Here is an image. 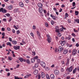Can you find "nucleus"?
<instances>
[{
    "label": "nucleus",
    "mask_w": 79,
    "mask_h": 79,
    "mask_svg": "<svg viewBox=\"0 0 79 79\" xmlns=\"http://www.w3.org/2000/svg\"><path fill=\"white\" fill-rule=\"evenodd\" d=\"M47 37H48L47 41H48V43H50L52 41V38L50 35H47Z\"/></svg>",
    "instance_id": "obj_1"
},
{
    "label": "nucleus",
    "mask_w": 79,
    "mask_h": 79,
    "mask_svg": "<svg viewBox=\"0 0 79 79\" xmlns=\"http://www.w3.org/2000/svg\"><path fill=\"white\" fill-rule=\"evenodd\" d=\"M40 64L42 67H43V68H45L46 65L45 64V63L43 61H41L40 62Z\"/></svg>",
    "instance_id": "obj_2"
},
{
    "label": "nucleus",
    "mask_w": 79,
    "mask_h": 79,
    "mask_svg": "<svg viewBox=\"0 0 79 79\" xmlns=\"http://www.w3.org/2000/svg\"><path fill=\"white\" fill-rule=\"evenodd\" d=\"M73 69V66H71L69 68H68L67 69L68 71H69V72H72Z\"/></svg>",
    "instance_id": "obj_3"
},
{
    "label": "nucleus",
    "mask_w": 79,
    "mask_h": 79,
    "mask_svg": "<svg viewBox=\"0 0 79 79\" xmlns=\"http://www.w3.org/2000/svg\"><path fill=\"white\" fill-rule=\"evenodd\" d=\"M77 52V51L76 49H73L72 52V55L73 56H75L76 55V52Z\"/></svg>",
    "instance_id": "obj_4"
},
{
    "label": "nucleus",
    "mask_w": 79,
    "mask_h": 79,
    "mask_svg": "<svg viewBox=\"0 0 79 79\" xmlns=\"http://www.w3.org/2000/svg\"><path fill=\"white\" fill-rule=\"evenodd\" d=\"M59 42L62 46H64V44H65V41L64 40L63 41L60 40L59 41Z\"/></svg>",
    "instance_id": "obj_5"
},
{
    "label": "nucleus",
    "mask_w": 79,
    "mask_h": 79,
    "mask_svg": "<svg viewBox=\"0 0 79 79\" xmlns=\"http://www.w3.org/2000/svg\"><path fill=\"white\" fill-rule=\"evenodd\" d=\"M13 5H10L9 6H7L6 7V8L7 9H8V10H11L13 8Z\"/></svg>",
    "instance_id": "obj_6"
},
{
    "label": "nucleus",
    "mask_w": 79,
    "mask_h": 79,
    "mask_svg": "<svg viewBox=\"0 0 79 79\" xmlns=\"http://www.w3.org/2000/svg\"><path fill=\"white\" fill-rule=\"evenodd\" d=\"M54 73L56 75H58L60 72H59V71H58V70L56 69L54 70Z\"/></svg>",
    "instance_id": "obj_7"
},
{
    "label": "nucleus",
    "mask_w": 79,
    "mask_h": 79,
    "mask_svg": "<svg viewBox=\"0 0 79 79\" xmlns=\"http://www.w3.org/2000/svg\"><path fill=\"white\" fill-rule=\"evenodd\" d=\"M13 48L15 50H19L20 48V46H14Z\"/></svg>",
    "instance_id": "obj_8"
},
{
    "label": "nucleus",
    "mask_w": 79,
    "mask_h": 79,
    "mask_svg": "<svg viewBox=\"0 0 79 79\" xmlns=\"http://www.w3.org/2000/svg\"><path fill=\"white\" fill-rule=\"evenodd\" d=\"M19 5L21 7H23L24 6V3L22 2H20L19 3Z\"/></svg>",
    "instance_id": "obj_9"
},
{
    "label": "nucleus",
    "mask_w": 79,
    "mask_h": 79,
    "mask_svg": "<svg viewBox=\"0 0 79 79\" xmlns=\"http://www.w3.org/2000/svg\"><path fill=\"white\" fill-rule=\"evenodd\" d=\"M58 50L59 52H63V49L62 48V47L61 46H60L59 47Z\"/></svg>",
    "instance_id": "obj_10"
},
{
    "label": "nucleus",
    "mask_w": 79,
    "mask_h": 79,
    "mask_svg": "<svg viewBox=\"0 0 79 79\" xmlns=\"http://www.w3.org/2000/svg\"><path fill=\"white\" fill-rule=\"evenodd\" d=\"M59 26H57L55 28V29H56V31H55V32H59Z\"/></svg>",
    "instance_id": "obj_11"
},
{
    "label": "nucleus",
    "mask_w": 79,
    "mask_h": 79,
    "mask_svg": "<svg viewBox=\"0 0 79 79\" xmlns=\"http://www.w3.org/2000/svg\"><path fill=\"white\" fill-rule=\"evenodd\" d=\"M37 5L39 6V7H40V8H42V6H43V5H42V4L41 3H38L37 4Z\"/></svg>",
    "instance_id": "obj_12"
},
{
    "label": "nucleus",
    "mask_w": 79,
    "mask_h": 79,
    "mask_svg": "<svg viewBox=\"0 0 79 79\" xmlns=\"http://www.w3.org/2000/svg\"><path fill=\"white\" fill-rule=\"evenodd\" d=\"M66 39L67 40H71V36L70 35H69L68 36V37H67L66 38Z\"/></svg>",
    "instance_id": "obj_13"
},
{
    "label": "nucleus",
    "mask_w": 79,
    "mask_h": 79,
    "mask_svg": "<svg viewBox=\"0 0 79 79\" xmlns=\"http://www.w3.org/2000/svg\"><path fill=\"white\" fill-rule=\"evenodd\" d=\"M33 73L35 75H37L38 74V70H35L34 71Z\"/></svg>",
    "instance_id": "obj_14"
},
{
    "label": "nucleus",
    "mask_w": 79,
    "mask_h": 79,
    "mask_svg": "<svg viewBox=\"0 0 79 79\" xmlns=\"http://www.w3.org/2000/svg\"><path fill=\"white\" fill-rule=\"evenodd\" d=\"M69 64V58H68L67 60V62L66 64V66H68Z\"/></svg>",
    "instance_id": "obj_15"
},
{
    "label": "nucleus",
    "mask_w": 79,
    "mask_h": 79,
    "mask_svg": "<svg viewBox=\"0 0 79 79\" xmlns=\"http://www.w3.org/2000/svg\"><path fill=\"white\" fill-rule=\"evenodd\" d=\"M39 11L40 13H41L43 12V10L42 9V7L39 8Z\"/></svg>",
    "instance_id": "obj_16"
},
{
    "label": "nucleus",
    "mask_w": 79,
    "mask_h": 79,
    "mask_svg": "<svg viewBox=\"0 0 79 79\" xmlns=\"http://www.w3.org/2000/svg\"><path fill=\"white\" fill-rule=\"evenodd\" d=\"M31 74H30L28 75H27L24 77V78H27L28 77H30V76H31Z\"/></svg>",
    "instance_id": "obj_17"
},
{
    "label": "nucleus",
    "mask_w": 79,
    "mask_h": 79,
    "mask_svg": "<svg viewBox=\"0 0 79 79\" xmlns=\"http://www.w3.org/2000/svg\"><path fill=\"white\" fill-rule=\"evenodd\" d=\"M41 77H42V78H44V77H45V73H41Z\"/></svg>",
    "instance_id": "obj_18"
},
{
    "label": "nucleus",
    "mask_w": 79,
    "mask_h": 79,
    "mask_svg": "<svg viewBox=\"0 0 79 79\" xmlns=\"http://www.w3.org/2000/svg\"><path fill=\"white\" fill-rule=\"evenodd\" d=\"M50 77L51 79H54L55 78V76L53 74H51L50 75Z\"/></svg>",
    "instance_id": "obj_19"
},
{
    "label": "nucleus",
    "mask_w": 79,
    "mask_h": 79,
    "mask_svg": "<svg viewBox=\"0 0 79 79\" xmlns=\"http://www.w3.org/2000/svg\"><path fill=\"white\" fill-rule=\"evenodd\" d=\"M68 49H65L63 53H64V54H66V53H67L68 52Z\"/></svg>",
    "instance_id": "obj_20"
},
{
    "label": "nucleus",
    "mask_w": 79,
    "mask_h": 79,
    "mask_svg": "<svg viewBox=\"0 0 79 79\" xmlns=\"http://www.w3.org/2000/svg\"><path fill=\"white\" fill-rule=\"evenodd\" d=\"M7 45H9L10 47H11L12 45L11 44V43L10 42H7L6 43Z\"/></svg>",
    "instance_id": "obj_21"
},
{
    "label": "nucleus",
    "mask_w": 79,
    "mask_h": 79,
    "mask_svg": "<svg viewBox=\"0 0 79 79\" xmlns=\"http://www.w3.org/2000/svg\"><path fill=\"white\" fill-rule=\"evenodd\" d=\"M7 12V10H6L5 9H4L3 8V10L2 11V13H6Z\"/></svg>",
    "instance_id": "obj_22"
},
{
    "label": "nucleus",
    "mask_w": 79,
    "mask_h": 79,
    "mask_svg": "<svg viewBox=\"0 0 79 79\" xmlns=\"http://www.w3.org/2000/svg\"><path fill=\"white\" fill-rule=\"evenodd\" d=\"M31 62L32 63H34L35 62V60H34V58H32L31 59Z\"/></svg>",
    "instance_id": "obj_23"
},
{
    "label": "nucleus",
    "mask_w": 79,
    "mask_h": 79,
    "mask_svg": "<svg viewBox=\"0 0 79 79\" xmlns=\"http://www.w3.org/2000/svg\"><path fill=\"white\" fill-rule=\"evenodd\" d=\"M26 62L27 64H31L30 60H29L28 59H27Z\"/></svg>",
    "instance_id": "obj_24"
},
{
    "label": "nucleus",
    "mask_w": 79,
    "mask_h": 79,
    "mask_svg": "<svg viewBox=\"0 0 79 79\" xmlns=\"http://www.w3.org/2000/svg\"><path fill=\"white\" fill-rule=\"evenodd\" d=\"M77 71V68H75L73 70V73L74 74L76 73V72Z\"/></svg>",
    "instance_id": "obj_25"
},
{
    "label": "nucleus",
    "mask_w": 79,
    "mask_h": 79,
    "mask_svg": "<svg viewBox=\"0 0 79 79\" xmlns=\"http://www.w3.org/2000/svg\"><path fill=\"white\" fill-rule=\"evenodd\" d=\"M37 33L39 38L40 39V33H39V32L38 31H37Z\"/></svg>",
    "instance_id": "obj_26"
},
{
    "label": "nucleus",
    "mask_w": 79,
    "mask_h": 79,
    "mask_svg": "<svg viewBox=\"0 0 79 79\" xmlns=\"http://www.w3.org/2000/svg\"><path fill=\"white\" fill-rule=\"evenodd\" d=\"M46 77L47 79H50V77L48 75V74H46Z\"/></svg>",
    "instance_id": "obj_27"
},
{
    "label": "nucleus",
    "mask_w": 79,
    "mask_h": 79,
    "mask_svg": "<svg viewBox=\"0 0 79 79\" xmlns=\"http://www.w3.org/2000/svg\"><path fill=\"white\" fill-rule=\"evenodd\" d=\"M12 43L15 45L17 44V42H16V41H12Z\"/></svg>",
    "instance_id": "obj_28"
},
{
    "label": "nucleus",
    "mask_w": 79,
    "mask_h": 79,
    "mask_svg": "<svg viewBox=\"0 0 79 79\" xmlns=\"http://www.w3.org/2000/svg\"><path fill=\"white\" fill-rule=\"evenodd\" d=\"M13 59V58L9 56L8 57V59L9 61H11L12 59Z\"/></svg>",
    "instance_id": "obj_29"
},
{
    "label": "nucleus",
    "mask_w": 79,
    "mask_h": 79,
    "mask_svg": "<svg viewBox=\"0 0 79 79\" xmlns=\"http://www.w3.org/2000/svg\"><path fill=\"white\" fill-rule=\"evenodd\" d=\"M35 68H38L39 66V64L38 63L35 64Z\"/></svg>",
    "instance_id": "obj_30"
},
{
    "label": "nucleus",
    "mask_w": 79,
    "mask_h": 79,
    "mask_svg": "<svg viewBox=\"0 0 79 79\" xmlns=\"http://www.w3.org/2000/svg\"><path fill=\"white\" fill-rule=\"evenodd\" d=\"M65 17L68 18V17L69 16V15H68V13H65Z\"/></svg>",
    "instance_id": "obj_31"
},
{
    "label": "nucleus",
    "mask_w": 79,
    "mask_h": 79,
    "mask_svg": "<svg viewBox=\"0 0 79 79\" xmlns=\"http://www.w3.org/2000/svg\"><path fill=\"white\" fill-rule=\"evenodd\" d=\"M37 76H38V79H40L41 76H40V74H38Z\"/></svg>",
    "instance_id": "obj_32"
},
{
    "label": "nucleus",
    "mask_w": 79,
    "mask_h": 79,
    "mask_svg": "<svg viewBox=\"0 0 79 79\" xmlns=\"http://www.w3.org/2000/svg\"><path fill=\"white\" fill-rule=\"evenodd\" d=\"M72 36H73V37H76V35H75V34L74 33H73L72 34H71Z\"/></svg>",
    "instance_id": "obj_33"
},
{
    "label": "nucleus",
    "mask_w": 79,
    "mask_h": 79,
    "mask_svg": "<svg viewBox=\"0 0 79 79\" xmlns=\"http://www.w3.org/2000/svg\"><path fill=\"white\" fill-rule=\"evenodd\" d=\"M32 53H33L32 55H33V56H35V52H32Z\"/></svg>",
    "instance_id": "obj_34"
},
{
    "label": "nucleus",
    "mask_w": 79,
    "mask_h": 79,
    "mask_svg": "<svg viewBox=\"0 0 79 79\" xmlns=\"http://www.w3.org/2000/svg\"><path fill=\"white\" fill-rule=\"evenodd\" d=\"M75 13L76 15H78V14H79V12L78 11H76Z\"/></svg>",
    "instance_id": "obj_35"
},
{
    "label": "nucleus",
    "mask_w": 79,
    "mask_h": 79,
    "mask_svg": "<svg viewBox=\"0 0 79 79\" xmlns=\"http://www.w3.org/2000/svg\"><path fill=\"white\" fill-rule=\"evenodd\" d=\"M61 71L62 73L63 72H64V68H61Z\"/></svg>",
    "instance_id": "obj_36"
},
{
    "label": "nucleus",
    "mask_w": 79,
    "mask_h": 79,
    "mask_svg": "<svg viewBox=\"0 0 79 79\" xmlns=\"http://www.w3.org/2000/svg\"><path fill=\"white\" fill-rule=\"evenodd\" d=\"M6 15L8 17H10V14L9 13L6 14Z\"/></svg>",
    "instance_id": "obj_37"
},
{
    "label": "nucleus",
    "mask_w": 79,
    "mask_h": 79,
    "mask_svg": "<svg viewBox=\"0 0 79 79\" xmlns=\"http://www.w3.org/2000/svg\"><path fill=\"white\" fill-rule=\"evenodd\" d=\"M45 26H46V27H48V23H45Z\"/></svg>",
    "instance_id": "obj_38"
},
{
    "label": "nucleus",
    "mask_w": 79,
    "mask_h": 79,
    "mask_svg": "<svg viewBox=\"0 0 79 79\" xmlns=\"http://www.w3.org/2000/svg\"><path fill=\"white\" fill-rule=\"evenodd\" d=\"M75 21H76V22H77V23H79V19H76L75 20Z\"/></svg>",
    "instance_id": "obj_39"
},
{
    "label": "nucleus",
    "mask_w": 79,
    "mask_h": 79,
    "mask_svg": "<svg viewBox=\"0 0 79 79\" xmlns=\"http://www.w3.org/2000/svg\"><path fill=\"white\" fill-rule=\"evenodd\" d=\"M73 31L75 32H78V30L75 29V28L73 29Z\"/></svg>",
    "instance_id": "obj_40"
},
{
    "label": "nucleus",
    "mask_w": 79,
    "mask_h": 79,
    "mask_svg": "<svg viewBox=\"0 0 79 79\" xmlns=\"http://www.w3.org/2000/svg\"><path fill=\"white\" fill-rule=\"evenodd\" d=\"M19 60L21 62H23V58H20Z\"/></svg>",
    "instance_id": "obj_41"
},
{
    "label": "nucleus",
    "mask_w": 79,
    "mask_h": 79,
    "mask_svg": "<svg viewBox=\"0 0 79 79\" xmlns=\"http://www.w3.org/2000/svg\"><path fill=\"white\" fill-rule=\"evenodd\" d=\"M30 34H31V36L33 38H34V35L33 34V33H31Z\"/></svg>",
    "instance_id": "obj_42"
},
{
    "label": "nucleus",
    "mask_w": 79,
    "mask_h": 79,
    "mask_svg": "<svg viewBox=\"0 0 79 79\" xmlns=\"http://www.w3.org/2000/svg\"><path fill=\"white\" fill-rule=\"evenodd\" d=\"M75 5H76V3L75 2H73V6H75Z\"/></svg>",
    "instance_id": "obj_43"
},
{
    "label": "nucleus",
    "mask_w": 79,
    "mask_h": 79,
    "mask_svg": "<svg viewBox=\"0 0 79 79\" xmlns=\"http://www.w3.org/2000/svg\"><path fill=\"white\" fill-rule=\"evenodd\" d=\"M9 41H10V42H12L13 41V40H12V38H10V37H9Z\"/></svg>",
    "instance_id": "obj_44"
},
{
    "label": "nucleus",
    "mask_w": 79,
    "mask_h": 79,
    "mask_svg": "<svg viewBox=\"0 0 79 79\" xmlns=\"http://www.w3.org/2000/svg\"><path fill=\"white\" fill-rule=\"evenodd\" d=\"M38 58L39 57H38V56H36L34 57V59H35V60H37V59H38Z\"/></svg>",
    "instance_id": "obj_45"
},
{
    "label": "nucleus",
    "mask_w": 79,
    "mask_h": 79,
    "mask_svg": "<svg viewBox=\"0 0 79 79\" xmlns=\"http://www.w3.org/2000/svg\"><path fill=\"white\" fill-rule=\"evenodd\" d=\"M15 79H20V78L18 77L15 76Z\"/></svg>",
    "instance_id": "obj_46"
},
{
    "label": "nucleus",
    "mask_w": 79,
    "mask_h": 79,
    "mask_svg": "<svg viewBox=\"0 0 79 79\" xmlns=\"http://www.w3.org/2000/svg\"><path fill=\"white\" fill-rule=\"evenodd\" d=\"M51 24L52 25H53L54 24V22H53V21L52 20L51 21Z\"/></svg>",
    "instance_id": "obj_47"
},
{
    "label": "nucleus",
    "mask_w": 79,
    "mask_h": 79,
    "mask_svg": "<svg viewBox=\"0 0 79 79\" xmlns=\"http://www.w3.org/2000/svg\"><path fill=\"white\" fill-rule=\"evenodd\" d=\"M40 60L39 59H38V60H37V63H40Z\"/></svg>",
    "instance_id": "obj_48"
},
{
    "label": "nucleus",
    "mask_w": 79,
    "mask_h": 79,
    "mask_svg": "<svg viewBox=\"0 0 79 79\" xmlns=\"http://www.w3.org/2000/svg\"><path fill=\"white\" fill-rule=\"evenodd\" d=\"M47 20L48 21H50L51 20V18H50V17H49L47 18Z\"/></svg>",
    "instance_id": "obj_49"
},
{
    "label": "nucleus",
    "mask_w": 79,
    "mask_h": 79,
    "mask_svg": "<svg viewBox=\"0 0 79 79\" xmlns=\"http://www.w3.org/2000/svg\"><path fill=\"white\" fill-rule=\"evenodd\" d=\"M19 33H20V31H19V30H17V34H19Z\"/></svg>",
    "instance_id": "obj_50"
},
{
    "label": "nucleus",
    "mask_w": 79,
    "mask_h": 79,
    "mask_svg": "<svg viewBox=\"0 0 79 79\" xmlns=\"http://www.w3.org/2000/svg\"><path fill=\"white\" fill-rule=\"evenodd\" d=\"M3 7H2V8H0V12H1V11H2H2H3Z\"/></svg>",
    "instance_id": "obj_51"
},
{
    "label": "nucleus",
    "mask_w": 79,
    "mask_h": 79,
    "mask_svg": "<svg viewBox=\"0 0 79 79\" xmlns=\"http://www.w3.org/2000/svg\"><path fill=\"white\" fill-rule=\"evenodd\" d=\"M43 11L44 14H46V13H47V10H44Z\"/></svg>",
    "instance_id": "obj_52"
},
{
    "label": "nucleus",
    "mask_w": 79,
    "mask_h": 79,
    "mask_svg": "<svg viewBox=\"0 0 79 79\" xmlns=\"http://www.w3.org/2000/svg\"><path fill=\"white\" fill-rule=\"evenodd\" d=\"M58 32V34L59 35H60V36H61V33H60V31H59V32Z\"/></svg>",
    "instance_id": "obj_53"
},
{
    "label": "nucleus",
    "mask_w": 79,
    "mask_h": 79,
    "mask_svg": "<svg viewBox=\"0 0 79 79\" xmlns=\"http://www.w3.org/2000/svg\"><path fill=\"white\" fill-rule=\"evenodd\" d=\"M6 71L7 72L10 71V69H6Z\"/></svg>",
    "instance_id": "obj_54"
},
{
    "label": "nucleus",
    "mask_w": 79,
    "mask_h": 79,
    "mask_svg": "<svg viewBox=\"0 0 79 79\" xmlns=\"http://www.w3.org/2000/svg\"><path fill=\"white\" fill-rule=\"evenodd\" d=\"M14 11H15V13L17 12H18V9H15L14 10Z\"/></svg>",
    "instance_id": "obj_55"
},
{
    "label": "nucleus",
    "mask_w": 79,
    "mask_h": 79,
    "mask_svg": "<svg viewBox=\"0 0 79 79\" xmlns=\"http://www.w3.org/2000/svg\"><path fill=\"white\" fill-rule=\"evenodd\" d=\"M68 22L69 23H71V20H70V19H68Z\"/></svg>",
    "instance_id": "obj_56"
},
{
    "label": "nucleus",
    "mask_w": 79,
    "mask_h": 79,
    "mask_svg": "<svg viewBox=\"0 0 79 79\" xmlns=\"http://www.w3.org/2000/svg\"><path fill=\"white\" fill-rule=\"evenodd\" d=\"M2 31H5V28L2 27L1 29Z\"/></svg>",
    "instance_id": "obj_57"
},
{
    "label": "nucleus",
    "mask_w": 79,
    "mask_h": 79,
    "mask_svg": "<svg viewBox=\"0 0 79 79\" xmlns=\"http://www.w3.org/2000/svg\"><path fill=\"white\" fill-rule=\"evenodd\" d=\"M52 19H54V20H56V18L55 16H54L53 17H52Z\"/></svg>",
    "instance_id": "obj_58"
},
{
    "label": "nucleus",
    "mask_w": 79,
    "mask_h": 79,
    "mask_svg": "<svg viewBox=\"0 0 79 79\" xmlns=\"http://www.w3.org/2000/svg\"><path fill=\"white\" fill-rule=\"evenodd\" d=\"M2 35H3V36H5V33L3 32L2 33Z\"/></svg>",
    "instance_id": "obj_59"
},
{
    "label": "nucleus",
    "mask_w": 79,
    "mask_h": 79,
    "mask_svg": "<svg viewBox=\"0 0 79 79\" xmlns=\"http://www.w3.org/2000/svg\"><path fill=\"white\" fill-rule=\"evenodd\" d=\"M70 79V76H67L66 77V79Z\"/></svg>",
    "instance_id": "obj_60"
},
{
    "label": "nucleus",
    "mask_w": 79,
    "mask_h": 79,
    "mask_svg": "<svg viewBox=\"0 0 79 79\" xmlns=\"http://www.w3.org/2000/svg\"><path fill=\"white\" fill-rule=\"evenodd\" d=\"M33 29H36V27H35V26H33Z\"/></svg>",
    "instance_id": "obj_61"
},
{
    "label": "nucleus",
    "mask_w": 79,
    "mask_h": 79,
    "mask_svg": "<svg viewBox=\"0 0 79 79\" xmlns=\"http://www.w3.org/2000/svg\"><path fill=\"white\" fill-rule=\"evenodd\" d=\"M58 51H59L58 50V49H56L55 50V51L56 52H58Z\"/></svg>",
    "instance_id": "obj_62"
},
{
    "label": "nucleus",
    "mask_w": 79,
    "mask_h": 79,
    "mask_svg": "<svg viewBox=\"0 0 79 79\" xmlns=\"http://www.w3.org/2000/svg\"><path fill=\"white\" fill-rule=\"evenodd\" d=\"M7 31H10V28H9V27H7Z\"/></svg>",
    "instance_id": "obj_63"
},
{
    "label": "nucleus",
    "mask_w": 79,
    "mask_h": 79,
    "mask_svg": "<svg viewBox=\"0 0 79 79\" xmlns=\"http://www.w3.org/2000/svg\"><path fill=\"white\" fill-rule=\"evenodd\" d=\"M3 20L4 22H6V19H3Z\"/></svg>",
    "instance_id": "obj_64"
}]
</instances>
